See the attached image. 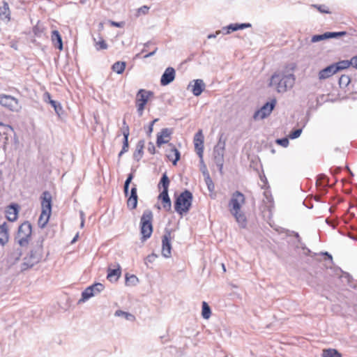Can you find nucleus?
Returning a JSON list of instances; mask_svg holds the SVG:
<instances>
[{"instance_id": "nucleus-1", "label": "nucleus", "mask_w": 357, "mask_h": 357, "mask_svg": "<svg viewBox=\"0 0 357 357\" xmlns=\"http://www.w3.org/2000/svg\"><path fill=\"white\" fill-rule=\"evenodd\" d=\"M245 203V195L240 191H235L232 193L228 203L229 211L234 217L236 221L241 228L247 225V218L241 208Z\"/></svg>"}, {"instance_id": "nucleus-2", "label": "nucleus", "mask_w": 357, "mask_h": 357, "mask_svg": "<svg viewBox=\"0 0 357 357\" xmlns=\"http://www.w3.org/2000/svg\"><path fill=\"white\" fill-rule=\"evenodd\" d=\"M295 81L296 77L293 73L281 72L271 76V85L275 86L278 93H284L293 88Z\"/></svg>"}, {"instance_id": "nucleus-3", "label": "nucleus", "mask_w": 357, "mask_h": 357, "mask_svg": "<svg viewBox=\"0 0 357 357\" xmlns=\"http://www.w3.org/2000/svg\"><path fill=\"white\" fill-rule=\"evenodd\" d=\"M192 199L193 196L192 192L188 190H185L176 197L174 202V209L176 212L181 215L188 213L192 206Z\"/></svg>"}, {"instance_id": "nucleus-4", "label": "nucleus", "mask_w": 357, "mask_h": 357, "mask_svg": "<svg viewBox=\"0 0 357 357\" xmlns=\"http://www.w3.org/2000/svg\"><path fill=\"white\" fill-rule=\"evenodd\" d=\"M41 199L42 211L38 219V226L44 228L49 221L52 212V195L48 191H45Z\"/></svg>"}, {"instance_id": "nucleus-5", "label": "nucleus", "mask_w": 357, "mask_h": 357, "mask_svg": "<svg viewBox=\"0 0 357 357\" xmlns=\"http://www.w3.org/2000/svg\"><path fill=\"white\" fill-rule=\"evenodd\" d=\"M32 227L30 222L26 221L18 228L15 241L21 247H26L31 240Z\"/></svg>"}, {"instance_id": "nucleus-6", "label": "nucleus", "mask_w": 357, "mask_h": 357, "mask_svg": "<svg viewBox=\"0 0 357 357\" xmlns=\"http://www.w3.org/2000/svg\"><path fill=\"white\" fill-rule=\"evenodd\" d=\"M152 220V211L150 210H145L143 212L140 220L141 234L144 240H146L151 236L153 232Z\"/></svg>"}, {"instance_id": "nucleus-7", "label": "nucleus", "mask_w": 357, "mask_h": 357, "mask_svg": "<svg viewBox=\"0 0 357 357\" xmlns=\"http://www.w3.org/2000/svg\"><path fill=\"white\" fill-rule=\"evenodd\" d=\"M153 93L145 89H139L136 96V107L139 116H142L146 104L149 97L152 96Z\"/></svg>"}, {"instance_id": "nucleus-8", "label": "nucleus", "mask_w": 357, "mask_h": 357, "mask_svg": "<svg viewBox=\"0 0 357 357\" xmlns=\"http://www.w3.org/2000/svg\"><path fill=\"white\" fill-rule=\"evenodd\" d=\"M40 251L38 252L37 250H31L30 253L26 256L24 259L23 262L22 264V271H26L29 268H32L35 264H38L42 257V245H40Z\"/></svg>"}, {"instance_id": "nucleus-9", "label": "nucleus", "mask_w": 357, "mask_h": 357, "mask_svg": "<svg viewBox=\"0 0 357 357\" xmlns=\"http://www.w3.org/2000/svg\"><path fill=\"white\" fill-rule=\"evenodd\" d=\"M225 149V141L222 140V138L220 137L218 142L213 149L214 161L220 171L223 167Z\"/></svg>"}, {"instance_id": "nucleus-10", "label": "nucleus", "mask_w": 357, "mask_h": 357, "mask_svg": "<svg viewBox=\"0 0 357 357\" xmlns=\"http://www.w3.org/2000/svg\"><path fill=\"white\" fill-rule=\"evenodd\" d=\"M275 104V99H273L271 102H266L259 110L255 112L253 115L254 119H264L268 116L274 109Z\"/></svg>"}, {"instance_id": "nucleus-11", "label": "nucleus", "mask_w": 357, "mask_h": 357, "mask_svg": "<svg viewBox=\"0 0 357 357\" xmlns=\"http://www.w3.org/2000/svg\"><path fill=\"white\" fill-rule=\"evenodd\" d=\"M204 137L202 130H199L194 136L193 143L201 162H203Z\"/></svg>"}, {"instance_id": "nucleus-12", "label": "nucleus", "mask_w": 357, "mask_h": 357, "mask_svg": "<svg viewBox=\"0 0 357 357\" xmlns=\"http://www.w3.org/2000/svg\"><path fill=\"white\" fill-rule=\"evenodd\" d=\"M0 104L11 111H17L20 107L18 100L8 95H0Z\"/></svg>"}, {"instance_id": "nucleus-13", "label": "nucleus", "mask_w": 357, "mask_h": 357, "mask_svg": "<svg viewBox=\"0 0 357 357\" xmlns=\"http://www.w3.org/2000/svg\"><path fill=\"white\" fill-rule=\"evenodd\" d=\"M171 234L167 231L162 238V255L165 258L171 257L172 245L170 242Z\"/></svg>"}, {"instance_id": "nucleus-14", "label": "nucleus", "mask_w": 357, "mask_h": 357, "mask_svg": "<svg viewBox=\"0 0 357 357\" xmlns=\"http://www.w3.org/2000/svg\"><path fill=\"white\" fill-rule=\"evenodd\" d=\"M340 67L331 64L321 70L318 73L319 79L324 80L331 77L340 70Z\"/></svg>"}, {"instance_id": "nucleus-15", "label": "nucleus", "mask_w": 357, "mask_h": 357, "mask_svg": "<svg viewBox=\"0 0 357 357\" xmlns=\"http://www.w3.org/2000/svg\"><path fill=\"white\" fill-rule=\"evenodd\" d=\"M169 149L167 150V158L172 162L174 165H176L177 162L180 160L181 154L175 146L170 143L168 144Z\"/></svg>"}, {"instance_id": "nucleus-16", "label": "nucleus", "mask_w": 357, "mask_h": 357, "mask_svg": "<svg viewBox=\"0 0 357 357\" xmlns=\"http://www.w3.org/2000/svg\"><path fill=\"white\" fill-rule=\"evenodd\" d=\"M175 78V70L172 67H168L165 69L163 73L161 79L160 84L162 86H166L174 81Z\"/></svg>"}, {"instance_id": "nucleus-17", "label": "nucleus", "mask_w": 357, "mask_h": 357, "mask_svg": "<svg viewBox=\"0 0 357 357\" xmlns=\"http://www.w3.org/2000/svg\"><path fill=\"white\" fill-rule=\"evenodd\" d=\"M172 130L169 128H163L157 135L156 144L160 147L163 144H167L170 138Z\"/></svg>"}, {"instance_id": "nucleus-18", "label": "nucleus", "mask_w": 357, "mask_h": 357, "mask_svg": "<svg viewBox=\"0 0 357 357\" xmlns=\"http://www.w3.org/2000/svg\"><path fill=\"white\" fill-rule=\"evenodd\" d=\"M137 185L132 184V187L127 199V206L130 209H135L137 205Z\"/></svg>"}, {"instance_id": "nucleus-19", "label": "nucleus", "mask_w": 357, "mask_h": 357, "mask_svg": "<svg viewBox=\"0 0 357 357\" xmlns=\"http://www.w3.org/2000/svg\"><path fill=\"white\" fill-rule=\"evenodd\" d=\"M194 84L190 83L188 87H191V91L195 96H199L205 89V84L202 79H197L193 80Z\"/></svg>"}, {"instance_id": "nucleus-20", "label": "nucleus", "mask_w": 357, "mask_h": 357, "mask_svg": "<svg viewBox=\"0 0 357 357\" xmlns=\"http://www.w3.org/2000/svg\"><path fill=\"white\" fill-rule=\"evenodd\" d=\"M43 100L45 102L50 103L52 107H54L55 112L60 116L62 112V107L61 104L52 99L51 95L49 92H45L43 94Z\"/></svg>"}, {"instance_id": "nucleus-21", "label": "nucleus", "mask_w": 357, "mask_h": 357, "mask_svg": "<svg viewBox=\"0 0 357 357\" xmlns=\"http://www.w3.org/2000/svg\"><path fill=\"white\" fill-rule=\"evenodd\" d=\"M9 238L8 229L7 224L3 222L0 225V245H4L8 243Z\"/></svg>"}, {"instance_id": "nucleus-22", "label": "nucleus", "mask_w": 357, "mask_h": 357, "mask_svg": "<svg viewBox=\"0 0 357 357\" xmlns=\"http://www.w3.org/2000/svg\"><path fill=\"white\" fill-rule=\"evenodd\" d=\"M158 199L162 201L164 209L166 211H170L172 208V203L168 195V192H161L158 196Z\"/></svg>"}, {"instance_id": "nucleus-23", "label": "nucleus", "mask_w": 357, "mask_h": 357, "mask_svg": "<svg viewBox=\"0 0 357 357\" xmlns=\"http://www.w3.org/2000/svg\"><path fill=\"white\" fill-rule=\"evenodd\" d=\"M51 39L55 47H56L60 50L63 49L62 38L57 30H54L52 31Z\"/></svg>"}, {"instance_id": "nucleus-24", "label": "nucleus", "mask_w": 357, "mask_h": 357, "mask_svg": "<svg viewBox=\"0 0 357 357\" xmlns=\"http://www.w3.org/2000/svg\"><path fill=\"white\" fill-rule=\"evenodd\" d=\"M6 218L9 221L13 222L17 218V205H11L6 211Z\"/></svg>"}, {"instance_id": "nucleus-25", "label": "nucleus", "mask_w": 357, "mask_h": 357, "mask_svg": "<svg viewBox=\"0 0 357 357\" xmlns=\"http://www.w3.org/2000/svg\"><path fill=\"white\" fill-rule=\"evenodd\" d=\"M10 11L8 3L6 1L3 2V6L0 7V17L1 20H10Z\"/></svg>"}, {"instance_id": "nucleus-26", "label": "nucleus", "mask_w": 357, "mask_h": 357, "mask_svg": "<svg viewBox=\"0 0 357 357\" xmlns=\"http://www.w3.org/2000/svg\"><path fill=\"white\" fill-rule=\"evenodd\" d=\"M120 275H121V268H120V266L118 265L117 268H114V269L109 268L107 278L109 281H117L118 279L119 278Z\"/></svg>"}, {"instance_id": "nucleus-27", "label": "nucleus", "mask_w": 357, "mask_h": 357, "mask_svg": "<svg viewBox=\"0 0 357 357\" xmlns=\"http://www.w3.org/2000/svg\"><path fill=\"white\" fill-rule=\"evenodd\" d=\"M144 147V140L139 141L136 146V149L134 153V158L137 160H139L141 159V158L142 157Z\"/></svg>"}, {"instance_id": "nucleus-28", "label": "nucleus", "mask_w": 357, "mask_h": 357, "mask_svg": "<svg viewBox=\"0 0 357 357\" xmlns=\"http://www.w3.org/2000/svg\"><path fill=\"white\" fill-rule=\"evenodd\" d=\"M96 295V292L92 290V287L91 286L88 287L84 289L82 293V298L79 301V303L85 302L86 300L90 298L91 297Z\"/></svg>"}, {"instance_id": "nucleus-29", "label": "nucleus", "mask_w": 357, "mask_h": 357, "mask_svg": "<svg viewBox=\"0 0 357 357\" xmlns=\"http://www.w3.org/2000/svg\"><path fill=\"white\" fill-rule=\"evenodd\" d=\"M126 66V62L116 61L112 65V69L114 72L116 73L117 74H122L125 70Z\"/></svg>"}, {"instance_id": "nucleus-30", "label": "nucleus", "mask_w": 357, "mask_h": 357, "mask_svg": "<svg viewBox=\"0 0 357 357\" xmlns=\"http://www.w3.org/2000/svg\"><path fill=\"white\" fill-rule=\"evenodd\" d=\"M169 185V179L166 173H164L160 178V181L158 184V187L160 188L162 186V192H168V188Z\"/></svg>"}, {"instance_id": "nucleus-31", "label": "nucleus", "mask_w": 357, "mask_h": 357, "mask_svg": "<svg viewBox=\"0 0 357 357\" xmlns=\"http://www.w3.org/2000/svg\"><path fill=\"white\" fill-rule=\"evenodd\" d=\"M321 356L322 357H342L341 354L335 349H324Z\"/></svg>"}, {"instance_id": "nucleus-32", "label": "nucleus", "mask_w": 357, "mask_h": 357, "mask_svg": "<svg viewBox=\"0 0 357 357\" xmlns=\"http://www.w3.org/2000/svg\"><path fill=\"white\" fill-rule=\"evenodd\" d=\"M93 40L95 43L94 45H95L96 50L100 51L102 50L107 49L108 45L102 37L100 36V40L98 41H96V38H93Z\"/></svg>"}, {"instance_id": "nucleus-33", "label": "nucleus", "mask_w": 357, "mask_h": 357, "mask_svg": "<svg viewBox=\"0 0 357 357\" xmlns=\"http://www.w3.org/2000/svg\"><path fill=\"white\" fill-rule=\"evenodd\" d=\"M115 316L116 317H123L126 320H128V321H135V317L133 314L129 313V312H124V311H122V310H116L115 312Z\"/></svg>"}, {"instance_id": "nucleus-34", "label": "nucleus", "mask_w": 357, "mask_h": 357, "mask_svg": "<svg viewBox=\"0 0 357 357\" xmlns=\"http://www.w3.org/2000/svg\"><path fill=\"white\" fill-rule=\"evenodd\" d=\"M202 314L203 318L206 319H208L211 314V308H210L209 305L207 304V303H206L205 301H204L202 303Z\"/></svg>"}, {"instance_id": "nucleus-35", "label": "nucleus", "mask_w": 357, "mask_h": 357, "mask_svg": "<svg viewBox=\"0 0 357 357\" xmlns=\"http://www.w3.org/2000/svg\"><path fill=\"white\" fill-rule=\"evenodd\" d=\"M21 255L22 250L20 248H17L10 254V259L16 261L20 259Z\"/></svg>"}, {"instance_id": "nucleus-36", "label": "nucleus", "mask_w": 357, "mask_h": 357, "mask_svg": "<svg viewBox=\"0 0 357 357\" xmlns=\"http://www.w3.org/2000/svg\"><path fill=\"white\" fill-rule=\"evenodd\" d=\"M232 31H236V24H230L227 26H224L221 31L224 34H229Z\"/></svg>"}, {"instance_id": "nucleus-37", "label": "nucleus", "mask_w": 357, "mask_h": 357, "mask_svg": "<svg viewBox=\"0 0 357 357\" xmlns=\"http://www.w3.org/2000/svg\"><path fill=\"white\" fill-rule=\"evenodd\" d=\"M326 38H337L338 36H342L347 34L345 31H340V32H326Z\"/></svg>"}, {"instance_id": "nucleus-38", "label": "nucleus", "mask_w": 357, "mask_h": 357, "mask_svg": "<svg viewBox=\"0 0 357 357\" xmlns=\"http://www.w3.org/2000/svg\"><path fill=\"white\" fill-rule=\"evenodd\" d=\"M126 282L127 284H136L138 282V278L135 275H126Z\"/></svg>"}, {"instance_id": "nucleus-39", "label": "nucleus", "mask_w": 357, "mask_h": 357, "mask_svg": "<svg viewBox=\"0 0 357 357\" xmlns=\"http://www.w3.org/2000/svg\"><path fill=\"white\" fill-rule=\"evenodd\" d=\"M122 134L123 135V138H128L130 135L129 126L127 125L125 120L123 121Z\"/></svg>"}, {"instance_id": "nucleus-40", "label": "nucleus", "mask_w": 357, "mask_h": 357, "mask_svg": "<svg viewBox=\"0 0 357 357\" xmlns=\"http://www.w3.org/2000/svg\"><path fill=\"white\" fill-rule=\"evenodd\" d=\"M128 138H123V147L120 153H119V157H121L124 153L128 151Z\"/></svg>"}, {"instance_id": "nucleus-41", "label": "nucleus", "mask_w": 357, "mask_h": 357, "mask_svg": "<svg viewBox=\"0 0 357 357\" xmlns=\"http://www.w3.org/2000/svg\"><path fill=\"white\" fill-rule=\"evenodd\" d=\"M327 39L326 33L319 35H314L312 37L311 42L317 43L323 40Z\"/></svg>"}, {"instance_id": "nucleus-42", "label": "nucleus", "mask_w": 357, "mask_h": 357, "mask_svg": "<svg viewBox=\"0 0 357 357\" xmlns=\"http://www.w3.org/2000/svg\"><path fill=\"white\" fill-rule=\"evenodd\" d=\"M92 290L96 292V294L101 292L104 289V285L101 283H95L91 286Z\"/></svg>"}, {"instance_id": "nucleus-43", "label": "nucleus", "mask_w": 357, "mask_h": 357, "mask_svg": "<svg viewBox=\"0 0 357 357\" xmlns=\"http://www.w3.org/2000/svg\"><path fill=\"white\" fill-rule=\"evenodd\" d=\"M33 31L35 36L40 37L42 36V33H43V27L40 26L38 24L33 27Z\"/></svg>"}, {"instance_id": "nucleus-44", "label": "nucleus", "mask_w": 357, "mask_h": 357, "mask_svg": "<svg viewBox=\"0 0 357 357\" xmlns=\"http://www.w3.org/2000/svg\"><path fill=\"white\" fill-rule=\"evenodd\" d=\"M333 65H335L337 67H341V68H340V70L348 68L351 65V63H350V61H340L337 63H333Z\"/></svg>"}, {"instance_id": "nucleus-45", "label": "nucleus", "mask_w": 357, "mask_h": 357, "mask_svg": "<svg viewBox=\"0 0 357 357\" xmlns=\"http://www.w3.org/2000/svg\"><path fill=\"white\" fill-rule=\"evenodd\" d=\"M301 132H302L301 129H296L290 133L289 137L291 139L298 138L301 135Z\"/></svg>"}, {"instance_id": "nucleus-46", "label": "nucleus", "mask_w": 357, "mask_h": 357, "mask_svg": "<svg viewBox=\"0 0 357 357\" xmlns=\"http://www.w3.org/2000/svg\"><path fill=\"white\" fill-rule=\"evenodd\" d=\"M149 10V6H143L140 7L139 8H138V10H137L138 15H139L141 14L146 15L148 13Z\"/></svg>"}, {"instance_id": "nucleus-47", "label": "nucleus", "mask_w": 357, "mask_h": 357, "mask_svg": "<svg viewBox=\"0 0 357 357\" xmlns=\"http://www.w3.org/2000/svg\"><path fill=\"white\" fill-rule=\"evenodd\" d=\"M236 24V31L239 29H243L245 28H248L251 26V24L250 23H243V24Z\"/></svg>"}, {"instance_id": "nucleus-48", "label": "nucleus", "mask_w": 357, "mask_h": 357, "mask_svg": "<svg viewBox=\"0 0 357 357\" xmlns=\"http://www.w3.org/2000/svg\"><path fill=\"white\" fill-rule=\"evenodd\" d=\"M277 143L284 147H286L288 146L289 144V140L287 138H282V139H277Z\"/></svg>"}, {"instance_id": "nucleus-49", "label": "nucleus", "mask_w": 357, "mask_h": 357, "mask_svg": "<svg viewBox=\"0 0 357 357\" xmlns=\"http://www.w3.org/2000/svg\"><path fill=\"white\" fill-rule=\"evenodd\" d=\"M158 121V119H154L153 121H152L150 123V125H149V128H148V130H147V134H148V135H150L151 134V132H153V125H154V123H155L156 121Z\"/></svg>"}, {"instance_id": "nucleus-50", "label": "nucleus", "mask_w": 357, "mask_h": 357, "mask_svg": "<svg viewBox=\"0 0 357 357\" xmlns=\"http://www.w3.org/2000/svg\"><path fill=\"white\" fill-rule=\"evenodd\" d=\"M148 151L151 154H154L155 152V149L153 143L149 142L148 144Z\"/></svg>"}, {"instance_id": "nucleus-51", "label": "nucleus", "mask_w": 357, "mask_h": 357, "mask_svg": "<svg viewBox=\"0 0 357 357\" xmlns=\"http://www.w3.org/2000/svg\"><path fill=\"white\" fill-rule=\"evenodd\" d=\"M134 176H133V174L132 173H130L128 175V177L124 183V185H130L132 178H133Z\"/></svg>"}, {"instance_id": "nucleus-52", "label": "nucleus", "mask_w": 357, "mask_h": 357, "mask_svg": "<svg viewBox=\"0 0 357 357\" xmlns=\"http://www.w3.org/2000/svg\"><path fill=\"white\" fill-rule=\"evenodd\" d=\"M206 183H207V185H208V188L210 191H212L214 189V185L212 183V181L211 180V178H209V176H208L207 178V180H206Z\"/></svg>"}, {"instance_id": "nucleus-53", "label": "nucleus", "mask_w": 357, "mask_h": 357, "mask_svg": "<svg viewBox=\"0 0 357 357\" xmlns=\"http://www.w3.org/2000/svg\"><path fill=\"white\" fill-rule=\"evenodd\" d=\"M351 66L357 68V56H354L350 60Z\"/></svg>"}, {"instance_id": "nucleus-54", "label": "nucleus", "mask_w": 357, "mask_h": 357, "mask_svg": "<svg viewBox=\"0 0 357 357\" xmlns=\"http://www.w3.org/2000/svg\"><path fill=\"white\" fill-rule=\"evenodd\" d=\"M157 50H158V48H157L156 47H155L153 48V50L151 52H149V53H148V54H145V55L144 56V58H149V57H150V56H153V55L156 53Z\"/></svg>"}, {"instance_id": "nucleus-55", "label": "nucleus", "mask_w": 357, "mask_h": 357, "mask_svg": "<svg viewBox=\"0 0 357 357\" xmlns=\"http://www.w3.org/2000/svg\"><path fill=\"white\" fill-rule=\"evenodd\" d=\"M318 10L323 13H328V10L326 9L325 6H317Z\"/></svg>"}, {"instance_id": "nucleus-56", "label": "nucleus", "mask_w": 357, "mask_h": 357, "mask_svg": "<svg viewBox=\"0 0 357 357\" xmlns=\"http://www.w3.org/2000/svg\"><path fill=\"white\" fill-rule=\"evenodd\" d=\"M221 33V31H217L215 33H211L208 35L207 38L208 39L215 38H216L220 33Z\"/></svg>"}, {"instance_id": "nucleus-57", "label": "nucleus", "mask_w": 357, "mask_h": 357, "mask_svg": "<svg viewBox=\"0 0 357 357\" xmlns=\"http://www.w3.org/2000/svg\"><path fill=\"white\" fill-rule=\"evenodd\" d=\"M152 44H153V43H152L151 41L147 42L146 43H145V44H144V49L142 50V53H144V52H147V48H148L150 45H151Z\"/></svg>"}, {"instance_id": "nucleus-58", "label": "nucleus", "mask_w": 357, "mask_h": 357, "mask_svg": "<svg viewBox=\"0 0 357 357\" xmlns=\"http://www.w3.org/2000/svg\"><path fill=\"white\" fill-rule=\"evenodd\" d=\"M128 190H129V186L127 185V187H126V185H124V186H123V191H124L125 196L126 197H128L129 194H130Z\"/></svg>"}, {"instance_id": "nucleus-59", "label": "nucleus", "mask_w": 357, "mask_h": 357, "mask_svg": "<svg viewBox=\"0 0 357 357\" xmlns=\"http://www.w3.org/2000/svg\"><path fill=\"white\" fill-rule=\"evenodd\" d=\"M291 234L297 238L298 242L300 243L301 241V238L298 233L295 232V231H291Z\"/></svg>"}, {"instance_id": "nucleus-60", "label": "nucleus", "mask_w": 357, "mask_h": 357, "mask_svg": "<svg viewBox=\"0 0 357 357\" xmlns=\"http://www.w3.org/2000/svg\"><path fill=\"white\" fill-rule=\"evenodd\" d=\"M111 24L115 27H121V22H116L112 21Z\"/></svg>"}, {"instance_id": "nucleus-61", "label": "nucleus", "mask_w": 357, "mask_h": 357, "mask_svg": "<svg viewBox=\"0 0 357 357\" xmlns=\"http://www.w3.org/2000/svg\"><path fill=\"white\" fill-rule=\"evenodd\" d=\"M156 257V255H149L148 257H147V260L149 261V262H152V261Z\"/></svg>"}, {"instance_id": "nucleus-62", "label": "nucleus", "mask_w": 357, "mask_h": 357, "mask_svg": "<svg viewBox=\"0 0 357 357\" xmlns=\"http://www.w3.org/2000/svg\"><path fill=\"white\" fill-rule=\"evenodd\" d=\"M0 126H3V127H5L6 128L9 129V130H12V131L13 130V127H12V126H9V125H5V124H3V123L0 122Z\"/></svg>"}, {"instance_id": "nucleus-63", "label": "nucleus", "mask_w": 357, "mask_h": 357, "mask_svg": "<svg viewBox=\"0 0 357 357\" xmlns=\"http://www.w3.org/2000/svg\"><path fill=\"white\" fill-rule=\"evenodd\" d=\"M81 218H82V221H81L80 226H81V227H83L84 225V214L82 212H81Z\"/></svg>"}, {"instance_id": "nucleus-64", "label": "nucleus", "mask_w": 357, "mask_h": 357, "mask_svg": "<svg viewBox=\"0 0 357 357\" xmlns=\"http://www.w3.org/2000/svg\"><path fill=\"white\" fill-rule=\"evenodd\" d=\"M323 255H326L328 257V259H329L331 261H333L332 256L330 254H328V252H324V253H323Z\"/></svg>"}]
</instances>
